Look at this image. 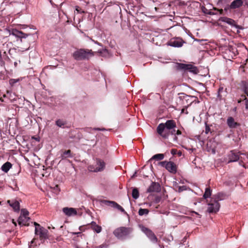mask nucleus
Segmentation results:
<instances>
[{"label":"nucleus","instance_id":"nucleus-10","mask_svg":"<svg viewBox=\"0 0 248 248\" xmlns=\"http://www.w3.org/2000/svg\"><path fill=\"white\" fill-rule=\"evenodd\" d=\"M142 231L144 232L147 236L153 242H157V238L155 233L149 229L143 227Z\"/></svg>","mask_w":248,"mask_h":248},{"label":"nucleus","instance_id":"nucleus-14","mask_svg":"<svg viewBox=\"0 0 248 248\" xmlns=\"http://www.w3.org/2000/svg\"><path fill=\"white\" fill-rule=\"evenodd\" d=\"M161 190L160 185L156 182H153L147 189L149 192H159Z\"/></svg>","mask_w":248,"mask_h":248},{"label":"nucleus","instance_id":"nucleus-18","mask_svg":"<svg viewBox=\"0 0 248 248\" xmlns=\"http://www.w3.org/2000/svg\"><path fill=\"white\" fill-rule=\"evenodd\" d=\"M29 219L30 218L28 217L20 216L18 219V223L20 225L29 226V223L28 221Z\"/></svg>","mask_w":248,"mask_h":248},{"label":"nucleus","instance_id":"nucleus-25","mask_svg":"<svg viewBox=\"0 0 248 248\" xmlns=\"http://www.w3.org/2000/svg\"><path fill=\"white\" fill-rule=\"evenodd\" d=\"M56 124L59 127L64 128L67 123L63 119H58L55 122Z\"/></svg>","mask_w":248,"mask_h":248},{"label":"nucleus","instance_id":"nucleus-2","mask_svg":"<svg viewBox=\"0 0 248 248\" xmlns=\"http://www.w3.org/2000/svg\"><path fill=\"white\" fill-rule=\"evenodd\" d=\"M94 55V52L92 50L79 49L73 53V57L77 61L88 60L90 57Z\"/></svg>","mask_w":248,"mask_h":248},{"label":"nucleus","instance_id":"nucleus-44","mask_svg":"<svg viewBox=\"0 0 248 248\" xmlns=\"http://www.w3.org/2000/svg\"><path fill=\"white\" fill-rule=\"evenodd\" d=\"M244 93H245V95H246L247 96H248V87H246L244 88Z\"/></svg>","mask_w":248,"mask_h":248},{"label":"nucleus","instance_id":"nucleus-52","mask_svg":"<svg viewBox=\"0 0 248 248\" xmlns=\"http://www.w3.org/2000/svg\"><path fill=\"white\" fill-rule=\"evenodd\" d=\"M178 140V138L176 136H174V138H173V140H175V141H177Z\"/></svg>","mask_w":248,"mask_h":248},{"label":"nucleus","instance_id":"nucleus-6","mask_svg":"<svg viewBox=\"0 0 248 248\" xmlns=\"http://www.w3.org/2000/svg\"><path fill=\"white\" fill-rule=\"evenodd\" d=\"M34 225L35 226V233L39 235L41 239H46L48 237V231L45 228L41 227L40 224L34 222Z\"/></svg>","mask_w":248,"mask_h":248},{"label":"nucleus","instance_id":"nucleus-30","mask_svg":"<svg viewBox=\"0 0 248 248\" xmlns=\"http://www.w3.org/2000/svg\"><path fill=\"white\" fill-rule=\"evenodd\" d=\"M20 81V79L19 78L18 79H10L9 80V83L11 86H14L15 84L17 83V82H19Z\"/></svg>","mask_w":248,"mask_h":248},{"label":"nucleus","instance_id":"nucleus-45","mask_svg":"<svg viewBox=\"0 0 248 248\" xmlns=\"http://www.w3.org/2000/svg\"><path fill=\"white\" fill-rule=\"evenodd\" d=\"M73 234H77L78 236L77 237H78L79 236H81V232H73Z\"/></svg>","mask_w":248,"mask_h":248},{"label":"nucleus","instance_id":"nucleus-17","mask_svg":"<svg viewBox=\"0 0 248 248\" xmlns=\"http://www.w3.org/2000/svg\"><path fill=\"white\" fill-rule=\"evenodd\" d=\"M219 21L227 23L229 25L232 26H235L236 28H239V26L235 25V21L232 18H230L227 17H221L219 18Z\"/></svg>","mask_w":248,"mask_h":248},{"label":"nucleus","instance_id":"nucleus-27","mask_svg":"<svg viewBox=\"0 0 248 248\" xmlns=\"http://www.w3.org/2000/svg\"><path fill=\"white\" fill-rule=\"evenodd\" d=\"M139 195L140 194L138 189L136 187L133 188L132 193V197L135 199H137L139 197Z\"/></svg>","mask_w":248,"mask_h":248},{"label":"nucleus","instance_id":"nucleus-35","mask_svg":"<svg viewBox=\"0 0 248 248\" xmlns=\"http://www.w3.org/2000/svg\"><path fill=\"white\" fill-rule=\"evenodd\" d=\"M223 87H219V88L218 90L217 97L218 98H219L220 99H221V95H220V93H221V92H222L223 91Z\"/></svg>","mask_w":248,"mask_h":248},{"label":"nucleus","instance_id":"nucleus-21","mask_svg":"<svg viewBox=\"0 0 248 248\" xmlns=\"http://www.w3.org/2000/svg\"><path fill=\"white\" fill-rule=\"evenodd\" d=\"M61 157L62 159H64L68 157H72L71 151L70 150H61Z\"/></svg>","mask_w":248,"mask_h":248},{"label":"nucleus","instance_id":"nucleus-42","mask_svg":"<svg viewBox=\"0 0 248 248\" xmlns=\"http://www.w3.org/2000/svg\"><path fill=\"white\" fill-rule=\"evenodd\" d=\"M184 190H186L185 186H179L178 190L179 192H181Z\"/></svg>","mask_w":248,"mask_h":248},{"label":"nucleus","instance_id":"nucleus-53","mask_svg":"<svg viewBox=\"0 0 248 248\" xmlns=\"http://www.w3.org/2000/svg\"><path fill=\"white\" fill-rule=\"evenodd\" d=\"M239 164L242 166H243L244 167H245V166H244V164H243V162L242 161H240L239 162Z\"/></svg>","mask_w":248,"mask_h":248},{"label":"nucleus","instance_id":"nucleus-26","mask_svg":"<svg viewBox=\"0 0 248 248\" xmlns=\"http://www.w3.org/2000/svg\"><path fill=\"white\" fill-rule=\"evenodd\" d=\"M164 157V155L163 154H158L154 155L150 160L151 161L153 159H156L157 160H162Z\"/></svg>","mask_w":248,"mask_h":248},{"label":"nucleus","instance_id":"nucleus-28","mask_svg":"<svg viewBox=\"0 0 248 248\" xmlns=\"http://www.w3.org/2000/svg\"><path fill=\"white\" fill-rule=\"evenodd\" d=\"M212 190L210 187H207L205 189V191L203 195V197L204 199H207L209 198L211 195Z\"/></svg>","mask_w":248,"mask_h":248},{"label":"nucleus","instance_id":"nucleus-19","mask_svg":"<svg viewBox=\"0 0 248 248\" xmlns=\"http://www.w3.org/2000/svg\"><path fill=\"white\" fill-rule=\"evenodd\" d=\"M170 46L174 47H181L183 46V42L182 40L176 39L171 40L169 43Z\"/></svg>","mask_w":248,"mask_h":248},{"label":"nucleus","instance_id":"nucleus-11","mask_svg":"<svg viewBox=\"0 0 248 248\" xmlns=\"http://www.w3.org/2000/svg\"><path fill=\"white\" fill-rule=\"evenodd\" d=\"M21 201H17L16 199L8 200L7 203L13 208V210L16 212H18L20 211V202Z\"/></svg>","mask_w":248,"mask_h":248},{"label":"nucleus","instance_id":"nucleus-33","mask_svg":"<svg viewBox=\"0 0 248 248\" xmlns=\"http://www.w3.org/2000/svg\"><path fill=\"white\" fill-rule=\"evenodd\" d=\"M161 200V198L160 196H155L153 200V202L155 203H158Z\"/></svg>","mask_w":248,"mask_h":248},{"label":"nucleus","instance_id":"nucleus-5","mask_svg":"<svg viewBox=\"0 0 248 248\" xmlns=\"http://www.w3.org/2000/svg\"><path fill=\"white\" fill-rule=\"evenodd\" d=\"M175 68L177 70H182L185 72L189 71L195 74H197L199 72L198 68L196 66L190 64L177 63Z\"/></svg>","mask_w":248,"mask_h":248},{"label":"nucleus","instance_id":"nucleus-22","mask_svg":"<svg viewBox=\"0 0 248 248\" xmlns=\"http://www.w3.org/2000/svg\"><path fill=\"white\" fill-rule=\"evenodd\" d=\"M91 227L93 230L97 233H99L102 231V227L94 221L92 222L91 223Z\"/></svg>","mask_w":248,"mask_h":248},{"label":"nucleus","instance_id":"nucleus-13","mask_svg":"<svg viewBox=\"0 0 248 248\" xmlns=\"http://www.w3.org/2000/svg\"><path fill=\"white\" fill-rule=\"evenodd\" d=\"M62 211L65 215L68 217L77 215V210L72 207H64L62 208Z\"/></svg>","mask_w":248,"mask_h":248},{"label":"nucleus","instance_id":"nucleus-4","mask_svg":"<svg viewBox=\"0 0 248 248\" xmlns=\"http://www.w3.org/2000/svg\"><path fill=\"white\" fill-rule=\"evenodd\" d=\"M132 231L133 229L131 228L121 227L115 229L113 233L118 239H124L128 236Z\"/></svg>","mask_w":248,"mask_h":248},{"label":"nucleus","instance_id":"nucleus-46","mask_svg":"<svg viewBox=\"0 0 248 248\" xmlns=\"http://www.w3.org/2000/svg\"><path fill=\"white\" fill-rule=\"evenodd\" d=\"M175 132H176V134L177 135H180L182 134V132L180 130H177Z\"/></svg>","mask_w":248,"mask_h":248},{"label":"nucleus","instance_id":"nucleus-3","mask_svg":"<svg viewBox=\"0 0 248 248\" xmlns=\"http://www.w3.org/2000/svg\"><path fill=\"white\" fill-rule=\"evenodd\" d=\"M95 161V164L89 166V170L93 172H102L104 171L106 168V164L105 162L99 158H96Z\"/></svg>","mask_w":248,"mask_h":248},{"label":"nucleus","instance_id":"nucleus-37","mask_svg":"<svg viewBox=\"0 0 248 248\" xmlns=\"http://www.w3.org/2000/svg\"><path fill=\"white\" fill-rule=\"evenodd\" d=\"M210 131V128L209 125L206 124V126H205V133L207 134L209 133V132Z\"/></svg>","mask_w":248,"mask_h":248},{"label":"nucleus","instance_id":"nucleus-16","mask_svg":"<svg viewBox=\"0 0 248 248\" xmlns=\"http://www.w3.org/2000/svg\"><path fill=\"white\" fill-rule=\"evenodd\" d=\"M105 203L106 204L111 206L114 208H117L119 210L121 211L122 212H124L126 213L124 209L119 204H118L117 202L114 201H105Z\"/></svg>","mask_w":248,"mask_h":248},{"label":"nucleus","instance_id":"nucleus-57","mask_svg":"<svg viewBox=\"0 0 248 248\" xmlns=\"http://www.w3.org/2000/svg\"><path fill=\"white\" fill-rule=\"evenodd\" d=\"M3 97H6V95H5V94H4V95H3Z\"/></svg>","mask_w":248,"mask_h":248},{"label":"nucleus","instance_id":"nucleus-47","mask_svg":"<svg viewBox=\"0 0 248 248\" xmlns=\"http://www.w3.org/2000/svg\"><path fill=\"white\" fill-rule=\"evenodd\" d=\"M95 130H97V131H104L105 130V128H94V129Z\"/></svg>","mask_w":248,"mask_h":248},{"label":"nucleus","instance_id":"nucleus-51","mask_svg":"<svg viewBox=\"0 0 248 248\" xmlns=\"http://www.w3.org/2000/svg\"><path fill=\"white\" fill-rule=\"evenodd\" d=\"M161 90H162L161 92H162V93H163L166 90V87H161Z\"/></svg>","mask_w":248,"mask_h":248},{"label":"nucleus","instance_id":"nucleus-49","mask_svg":"<svg viewBox=\"0 0 248 248\" xmlns=\"http://www.w3.org/2000/svg\"><path fill=\"white\" fill-rule=\"evenodd\" d=\"M208 14L210 15H216V13H214V12H212V11H210V12H209Z\"/></svg>","mask_w":248,"mask_h":248},{"label":"nucleus","instance_id":"nucleus-48","mask_svg":"<svg viewBox=\"0 0 248 248\" xmlns=\"http://www.w3.org/2000/svg\"><path fill=\"white\" fill-rule=\"evenodd\" d=\"M241 99H242L243 101H244L245 97H247V95L245 94H242L241 95Z\"/></svg>","mask_w":248,"mask_h":248},{"label":"nucleus","instance_id":"nucleus-9","mask_svg":"<svg viewBox=\"0 0 248 248\" xmlns=\"http://www.w3.org/2000/svg\"><path fill=\"white\" fill-rule=\"evenodd\" d=\"M220 204L217 201L211 200L208 204V211L210 213H217L219 209Z\"/></svg>","mask_w":248,"mask_h":248},{"label":"nucleus","instance_id":"nucleus-43","mask_svg":"<svg viewBox=\"0 0 248 248\" xmlns=\"http://www.w3.org/2000/svg\"><path fill=\"white\" fill-rule=\"evenodd\" d=\"M177 150L175 149H172L171 150V154H172L173 155H174L175 154H176L177 153Z\"/></svg>","mask_w":248,"mask_h":248},{"label":"nucleus","instance_id":"nucleus-50","mask_svg":"<svg viewBox=\"0 0 248 248\" xmlns=\"http://www.w3.org/2000/svg\"><path fill=\"white\" fill-rule=\"evenodd\" d=\"M74 248H82L80 247H79V246H78L77 244H75L74 245Z\"/></svg>","mask_w":248,"mask_h":248},{"label":"nucleus","instance_id":"nucleus-12","mask_svg":"<svg viewBox=\"0 0 248 248\" xmlns=\"http://www.w3.org/2000/svg\"><path fill=\"white\" fill-rule=\"evenodd\" d=\"M227 124L230 128H236L240 126V124L235 121L234 119L231 116L227 119Z\"/></svg>","mask_w":248,"mask_h":248},{"label":"nucleus","instance_id":"nucleus-7","mask_svg":"<svg viewBox=\"0 0 248 248\" xmlns=\"http://www.w3.org/2000/svg\"><path fill=\"white\" fill-rule=\"evenodd\" d=\"M159 164L165 167L167 170L173 174H175L177 172V166L172 162L161 161L159 162Z\"/></svg>","mask_w":248,"mask_h":248},{"label":"nucleus","instance_id":"nucleus-24","mask_svg":"<svg viewBox=\"0 0 248 248\" xmlns=\"http://www.w3.org/2000/svg\"><path fill=\"white\" fill-rule=\"evenodd\" d=\"M226 197V195L223 193H218L214 195V201L218 202L219 201L224 200Z\"/></svg>","mask_w":248,"mask_h":248},{"label":"nucleus","instance_id":"nucleus-39","mask_svg":"<svg viewBox=\"0 0 248 248\" xmlns=\"http://www.w3.org/2000/svg\"><path fill=\"white\" fill-rule=\"evenodd\" d=\"M107 246L106 244H102L98 246H95L94 248H106Z\"/></svg>","mask_w":248,"mask_h":248},{"label":"nucleus","instance_id":"nucleus-32","mask_svg":"<svg viewBox=\"0 0 248 248\" xmlns=\"http://www.w3.org/2000/svg\"><path fill=\"white\" fill-rule=\"evenodd\" d=\"M229 50L230 51H232V52L235 55L236 53L237 52L236 48L235 47H233L232 46H229Z\"/></svg>","mask_w":248,"mask_h":248},{"label":"nucleus","instance_id":"nucleus-15","mask_svg":"<svg viewBox=\"0 0 248 248\" xmlns=\"http://www.w3.org/2000/svg\"><path fill=\"white\" fill-rule=\"evenodd\" d=\"M10 33L11 34L21 39L25 38L28 36V34H26L22 31H19L16 29H13Z\"/></svg>","mask_w":248,"mask_h":248},{"label":"nucleus","instance_id":"nucleus-56","mask_svg":"<svg viewBox=\"0 0 248 248\" xmlns=\"http://www.w3.org/2000/svg\"><path fill=\"white\" fill-rule=\"evenodd\" d=\"M64 227L63 225H62L60 227V229H62Z\"/></svg>","mask_w":248,"mask_h":248},{"label":"nucleus","instance_id":"nucleus-1","mask_svg":"<svg viewBox=\"0 0 248 248\" xmlns=\"http://www.w3.org/2000/svg\"><path fill=\"white\" fill-rule=\"evenodd\" d=\"M176 127V123L174 120H168L165 123L158 125L156 132L163 139H167L170 135L175 134Z\"/></svg>","mask_w":248,"mask_h":248},{"label":"nucleus","instance_id":"nucleus-23","mask_svg":"<svg viewBox=\"0 0 248 248\" xmlns=\"http://www.w3.org/2000/svg\"><path fill=\"white\" fill-rule=\"evenodd\" d=\"M12 167V164L10 162H6L1 166V169L3 171L7 173Z\"/></svg>","mask_w":248,"mask_h":248},{"label":"nucleus","instance_id":"nucleus-29","mask_svg":"<svg viewBox=\"0 0 248 248\" xmlns=\"http://www.w3.org/2000/svg\"><path fill=\"white\" fill-rule=\"evenodd\" d=\"M149 212V211L147 209L140 208L139 210L138 213L140 216H141L144 215H148Z\"/></svg>","mask_w":248,"mask_h":248},{"label":"nucleus","instance_id":"nucleus-8","mask_svg":"<svg viewBox=\"0 0 248 248\" xmlns=\"http://www.w3.org/2000/svg\"><path fill=\"white\" fill-rule=\"evenodd\" d=\"M228 161L227 163L236 162L240 158V153L235 150H231L228 154Z\"/></svg>","mask_w":248,"mask_h":248},{"label":"nucleus","instance_id":"nucleus-41","mask_svg":"<svg viewBox=\"0 0 248 248\" xmlns=\"http://www.w3.org/2000/svg\"><path fill=\"white\" fill-rule=\"evenodd\" d=\"M76 10L78 12V13H82L83 12V11H81V8L78 6H77L76 7Z\"/></svg>","mask_w":248,"mask_h":248},{"label":"nucleus","instance_id":"nucleus-55","mask_svg":"<svg viewBox=\"0 0 248 248\" xmlns=\"http://www.w3.org/2000/svg\"><path fill=\"white\" fill-rule=\"evenodd\" d=\"M0 101H1V102H3V100L2 99L1 97H0Z\"/></svg>","mask_w":248,"mask_h":248},{"label":"nucleus","instance_id":"nucleus-54","mask_svg":"<svg viewBox=\"0 0 248 248\" xmlns=\"http://www.w3.org/2000/svg\"><path fill=\"white\" fill-rule=\"evenodd\" d=\"M242 101V99H240L239 100H238V103H240Z\"/></svg>","mask_w":248,"mask_h":248},{"label":"nucleus","instance_id":"nucleus-34","mask_svg":"<svg viewBox=\"0 0 248 248\" xmlns=\"http://www.w3.org/2000/svg\"><path fill=\"white\" fill-rule=\"evenodd\" d=\"M230 0H218L217 5L224 4L228 3Z\"/></svg>","mask_w":248,"mask_h":248},{"label":"nucleus","instance_id":"nucleus-20","mask_svg":"<svg viewBox=\"0 0 248 248\" xmlns=\"http://www.w3.org/2000/svg\"><path fill=\"white\" fill-rule=\"evenodd\" d=\"M243 4L242 0H234L231 4V9H235L242 6Z\"/></svg>","mask_w":248,"mask_h":248},{"label":"nucleus","instance_id":"nucleus-40","mask_svg":"<svg viewBox=\"0 0 248 248\" xmlns=\"http://www.w3.org/2000/svg\"><path fill=\"white\" fill-rule=\"evenodd\" d=\"M229 9H231V4L230 5H229V4H227L224 8V11H227L228 10H229Z\"/></svg>","mask_w":248,"mask_h":248},{"label":"nucleus","instance_id":"nucleus-38","mask_svg":"<svg viewBox=\"0 0 248 248\" xmlns=\"http://www.w3.org/2000/svg\"><path fill=\"white\" fill-rule=\"evenodd\" d=\"M244 101L245 102V108L247 109H248V99L247 97H245Z\"/></svg>","mask_w":248,"mask_h":248},{"label":"nucleus","instance_id":"nucleus-36","mask_svg":"<svg viewBox=\"0 0 248 248\" xmlns=\"http://www.w3.org/2000/svg\"><path fill=\"white\" fill-rule=\"evenodd\" d=\"M213 10L218 11L220 15H223V10L222 9H218L217 8H214Z\"/></svg>","mask_w":248,"mask_h":248},{"label":"nucleus","instance_id":"nucleus-31","mask_svg":"<svg viewBox=\"0 0 248 248\" xmlns=\"http://www.w3.org/2000/svg\"><path fill=\"white\" fill-rule=\"evenodd\" d=\"M29 215V212L25 209H21V215L20 216H25V217H27Z\"/></svg>","mask_w":248,"mask_h":248}]
</instances>
